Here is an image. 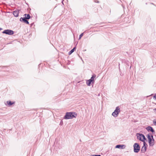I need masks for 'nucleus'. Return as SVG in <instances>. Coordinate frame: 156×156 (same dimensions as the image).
Returning <instances> with one entry per match:
<instances>
[{
    "mask_svg": "<svg viewBox=\"0 0 156 156\" xmlns=\"http://www.w3.org/2000/svg\"><path fill=\"white\" fill-rule=\"evenodd\" d=\"M7 103L9 105H11L14 103V102H12L11 101H7Z\"/></svg>",
    "mask_w": 156,
    "mask_h": 156,
    "instance_id": "nucleus-13",
    "label": "nucleus"
},
{
    "mask_svg": "<svg viewBox=\"0 0 156 156\" xmlns=\"http://www.w3.org/2000/svg\"><path fill=\"white\" fill-rule=\"evenodd\" d=\"M25 18L27 19H30V17L29 14H25Z\"/></svg>",
    "mask_w": 156,
    "mask_h": 156,
    "instance_id": "nucleus-15",
    "label": "nucleus"
},
{
    "mask_svg": "<svg viewBox=\"0 0 156 156\" xmlns=\"http://www.w3.org/2000/svg\"><path fill=\"white\" fill-rule=\"evenodd\" d=\"M134 151L135 153L138 152L140 150V146L137 143H135L133 145Z\"/></svg>",
    "mask_w": 156,
    "mask_h": 156,
    "instance_id": "nucleus-4",
    "label": "nucleus"
},
{
    "mask_svg": "<svg viewBox=\"0 0 156 156\" xmlns=\"http://www.w3.org/2000/svg\"><path fill=\"white\" fill-rule=\"evenodd\" d=\"M96 75L93 76L91 77V79H90V80H91L92 82L93 83L94 82V79L96 77Z\"/></svg>",
    "mask_w": 156,
    "mask_h": 156,
    "instance_id": "nucleus-12",
    "label": "nucleus"
},
{
    "mask_svg": "<svg viewBox=\"0 0 156 156\" xmlns=\"http://www.w3.org/2000/svg\"><path fill=\"white\" fill-rule=\"evenodd\" d=\"M77 114L74 112H67L66 113L64 117L65 119H72L74 118H76Z\"/></svg>",
    "mask_w": 156,
    "mask_h": 156,
    "instance_id": "nucleus-1",
    "label": "nucleus"
},
{
    "mask_svg": "<svg viewBox=\"0 0 156 156\" xmlns=\"http://www.w3.org/2000/svg\"><path fill=\"white\" fill-rule=\"evenodd\" d=\"M75 49V48H74L72 50H71L69 53V55L71 54L73 52L74 50Z\"/></svg>",
    "mask_w": 156,
    "mask_h": 156,
    "instance_id": "nucleus-16",
    "label": "nucleus"
},
{
    "mask_svg": "<svg viewBox=\"0 0 156 156\" xmlns=\"http://www.w3.org/2000/svg\"><path fill=\"white\" fill-rule=\"evenodd\" d=\"M153 123L154 124V125L156 126V120H154L153 121Z\"/></svg>",
    "mask_w": 156,
    "mask_h": 156,
    "instance_id": "nucleus-18",
    "label": "nucleus"
},
{
    "mask_svg": "<svg viewBox=\"0 0 156 156\" xmlns=\"http://www.w3.org/2000/svg\"><path fill=\"white\" fill-rule=\"evenodd\" d=\"M2 33L3 34H6L11 35L14 34V32L13 31L10 30H4L2 32Z\"/></svg>",
    "mask_w": 156,
    "mask_h": 156,
    "instance_id": "nucleus-6",
    "label": "nucleus"
},
{
    "mask_svg": "<svg viewBox=\"0 0 156 156\" xmlns=\"http://www.w3.org/2000/svg\"><path fill=\"white\" fill-rule=\"evenodd\" d=\"M2 30V29L1 28H0V30Z\"/></svg>",
    "mask_w": 156,
    "mask_h": 156,
    "instance_id": "nucleus-22",
    "label": "nucleus"
},
{
    "mask_svg": "<svg viewBox=\"0 0 156 156\" xmlns=\"http://www.w3.org/2000/svg\"><path fill=\"white\" fill-rule=\"evenodd\" d=\"M154 98L156 100V94L154 96Z\"/></svg>",
    "mask_w": 156,
    "mask_h": 156,
    "instance_id": "nucleus-19",
    "label": "nucleus"
},
{
    "mask_svg": "<svg viewBox=\"0 0 156 156\" xmlns=\"http://www.w3.org/2000/svg\"><path fill=\"white\" fill-rule=\"evenodd\" d=\"M146 129L148 131H151L152 133L154 132V131L153 129V128L151 126H148L147 128H146Z\"/></svg>",
    "mask_w": 156,
    "mask_h": 156,
    "instance_id": "nucleus-8",
    "label": "nucleus"
},
{
    "mask_svg": "<svg viewBox=\"0 0 156 156\" xmlns=\"http://www.w3.org/2000/svg\"><path fill=\"white\" fill-rule=\"evenodd\" d=\"M13 15L16 17H17L19 15V11L16 10L13 12Z\"/></svg>",
    "mask_w": 156,
    "mask_h": 156,
    "instance_id": "nucleus-11",
    "label": "nucleus"
},
{
    "mask_svg": "<svg viewBox=\"0 0 156 156\" xmlns=\"http://www.w3.org/2000/svg\"><path fill=\"white\" fill-rule=\"evenodd\" d=\"M137 138L138 139L144 142H145L144 140H145V138L144 135L141 134H137Z\"/></svg>",
    "mask_w": 156,
    "mask_h": 156,
    "instance_id": "nucleus-5",
    "label": "nucleus"
},
{
    "mask_svg": "<svg viewBox=\"0 0 156 156\" xmlns=\"http://www.w3.org/2000/svg\"><path fill=\"white\" fill-rule=\"evenodd\" d=\"M147 138L149 145L150 146H153L154 144V141L153 138V136L151 135L148 134Z\"/></svg>",
    "mask_w": 156,
    "mask_h": 156,
    "instance_id": "nucleus-2",
    "label": "nucleus"
},
{
    "mask_svg": "<svg viewBox=\"0 0 156 156\" xmlns=\"http://www.w3.org/2000/svg\"><path fill=\"white\" fill-rule=\"evenodd\" d=\"M145 142H144V146L142 147L141 149V151H142L143 152H145L146 151V147L145 145Z\"/></svg>",
    "mask_w": 156,
    "mask_h": 156,
    "instance_id": "nucleus-10",
    "label": "nucleus"
},
{
    "mask_svg": "<svg viewBox=\"0 0 156 156\" xmlns=\"http://www.w3.org/2000/svg\"><path fill=\"white\" fill-rule=\"evenodd\" d=\"M125 147V145H118L115 146L116 148H118L121 149H124Z\"/></svg>",
    "mask_w": 156,
    "mask_h": 156,
    "instance_id": "nucleus-7",
    "label": "nucleus"
},
{
    "mask_svg": "<svg viewBox=\"0 0 156 156\" xmlns=\"http://www.w3.org/2000/svg\"><path fill=\"white\" fill-rule=\"evenodd\" d=\"M154 111L156 113V108L154 109Z\"/></svg>",
    "mask_w": 156,
    "mask_h": 156,
    "instance_id": "nucleus-21",
    "label": "nucleus"
},
{
    "mask_svg": "<svg viewBox=\"0 0 156 156\" xmlns=\"http://www.w3.org/2000/svg\"><path fill=\"white\" fill-rule=\"evenodd\" d=\"M91 82H92L91 81V80H88L87 81V85L90 86Z\"/></svg>",
    "mask_w": 156,
    "mask_h": 156,
    "instance_id": "nucleus-14",
    "label": "nucleus"
},
{
    "mask_svg": "<svg viewBox=\"0 0 156 156\" xmlns=\"http://www.w3.org/2000/svg\"><path fill=\"white\" fill-rule=\"evenodd\" d=\"M20 20L23 21L24 22L28 24L29 23L28 21L27 20V19L25 18H21L20 19Z\"/></svg>",
    "mask_w": 156,
    "mask_h": 156,
    "instance_id": "nucleus-9",
    "label": "nucleus"
},
{
    "mask_svg": "<svg viewBox=\"0 0 156 156\" xmlns=\"http://www.w3.org/2000/svg\"><path fill=\"white\" fill-rule=\"evenodd\" d=\"M120 112V108L119 107H117L115 111L112 113V115L114 117H116L118 115Z\"/></svg>",
    "mask_w": 156,
    "mask_h": 156,
    "instance_id": "nucleus-3",
    "label": "nucleus"
},
{
    "mask_svg": "<svg viewBox=\"0 0 156 156\" xmlns=\"http://www.w3.org/2000/svg\"><path fill=\"white\" fill-rule=\"evenodd\" d=\"M83 33H82L80 34V35L79 39H81V37L83 36Z\"/></svg>",
    "mask_w": 156,
    "mask_h": 156,
    "instance_id": "nucleus-17",
    "label": "nucleus"
},
{
    "mask_svg": "<svg viewBox=\"0 0 156 156\" xmlns=\"http://www.w3.org/2000/svg\"><path fill=\"white\" fill-rule=\"evenodd\" d=\"M92 156H101L100 155H94Z\"/></svg>",
    "mask_w": 156,
    "mask_h": 156,
    "instance_id": "nucleus-20",
    "label": "nucleus"
}]
</instances>
